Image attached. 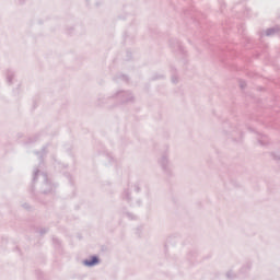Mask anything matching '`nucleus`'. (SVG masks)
I'll return each mask as SVG.
<instances>
[{
	"label": "nucleus",
	"mask_w": 280,
	"mask_h": 280,
	"mask_svg": "<svg viewBox=\"0 0 280 280\" xmlns=\"http://www.w3.org/2000/svg\"><path fill=\"white\" fill-rule=\"evenodd\" d=\"M98 261L97 257L93 256L90 260H85L84 264L85 266H95Z\"/></svg>",
	"instance_id": "obj_1"
}]
</instances>
